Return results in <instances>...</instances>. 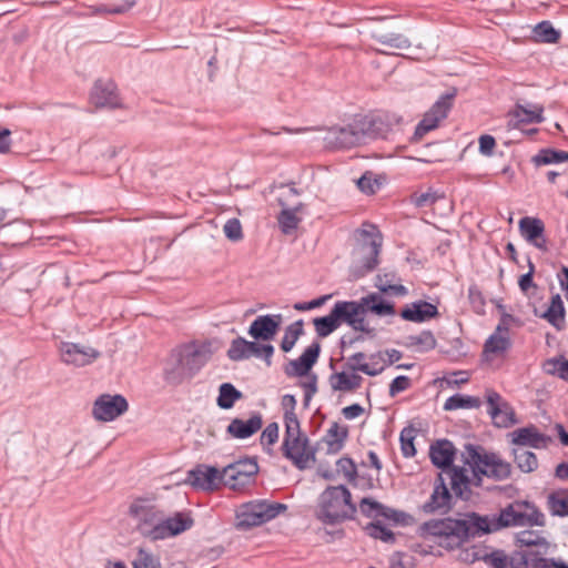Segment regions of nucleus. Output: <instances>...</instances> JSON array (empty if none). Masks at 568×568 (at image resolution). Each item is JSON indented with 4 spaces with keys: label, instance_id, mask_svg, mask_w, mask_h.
Instances as JSON below:
<instances>
[{
    "label": "nucleus",
    "instance_id": "obj_1",
    "mask_svg": "<svg viewBox=\"0 0 568 568\" xmlns=\"http://www.w3.org/2000/svg\"><path fill=\"white\" fill-rule=\"evenodd\" d=\"M471 518L473 521L452 517L430 519L419 527V532L424 538H437L438 546L454 550L479 534H489L508 527H542L546 524L545 515L528 499H515L499 514H473Z\"/></svg>",
    "mask_w": 568,
    "mask_h": 568
},
{
    "label": "nucleus",
    "instance_id": "obj_2",
    "mask_svg": "<svg viewBox=\"0 0 568 568\" xmlns=\"http://www.w3.org/2000/svg\"><path fill=\"white\" fill-rule=\"evenodd\" d=\"M465 467L450 469V489L456 497L465 494L479 495L474 488L483 486V476L496 480L507 479L511 474V465L496 453H488L480 446L465 445L462 453Z\"/></svg>",
    "mask_w": 568,
    "mask_h": 568
},
{
    "label": "nucleus",
    "instance_id": "obj_3",
    "mask_svg": "<svg viewBox=\"0 0 568 568\" xmlns=\"http://www.w3.org/2000/svg\"><path fill=\"white\" fill-rule=\"evenodd\" d=\"M282 453L285 458L303 470L316 463V450L310 446L308 438L301 433L300 420L288 418L285 426V436L282 443Z\"/></svg>",
    "mask_w": 568,
    "mask_h": 568
},
{
    "label": "nucleus",
    "instance_id": "obj_4",
    "mask_svg": "<svg viewBox=\"0 0 568 568\" xmlns=\"http://www.w3.org/2000/svg\"><path fill=\"white\" fill-rule=\"evenodd\" d=\"M320 353V343L313 342L304 349L298 358L288 361L284 366V373L287 377H307V379L302 383V387L305 392V405H308L310 400L317 392V376L315 374H310V372L316 364Z\"/></svg>",
    "mask_w": 568,
    "mask_h": 568
},
{
    "label": "nucleus",
    "instance_id": "obj_5",
    "mask_svg": "<svg viewBox=\"0 0 568 568\" xmlns=\"http://www.w3.org/2000/svg\"><path fill=\"white\" fill-rule=\"evenodd\" d=\"M286 508V505L280 503L266 504L264 500H248L236 509L234 527L240 531H247L270 521Z\"/></svg>",
    "mask_w": 568,
    "mask_h": 568
},
{
    "label": "nucleus",
    "instance_id": "obj_6",
    "mask_svg": "<svg viewBox=\"0 0 568 568\" xmlns=\"http://www.w3.org/2000/svg\"><path fill=\"white\" fill-rule=\"evenodd\" d=\"M474 560H481L491 568H544L540 552L526 549L514 551L507 556L504 550L496 549L490 552L485 550L474 551Z\"/></svg>",
    "mask_w": 568,
    "mask_h": 568
},
{
    "label": "nucleus",
    "instance_id": "obj_7",
    "mask_svg": "<svg viewBox=\"0 0 568 568\" xmlns=\"http://www.w3.org/2000/svg\"><path fill=\"white\" fill-rule=\"evenodd\" d=\"M193 526L191 510L175 511L170 516L160 517L158 523L144 532V537L152 541L165 540L190 530Z\"/></svg>",
    "mask_w": 568,
    "mask_h": 568
},
{
    "label": "nucleus",
    "instance_id": "obj_8",
    "mask_svg": "<svg viewBox=\"0 0 568 568\" xmlns=\"http://www.w3.org/2000/svg\"><path fill=\"white\" fill-rule=\"evenodd\" d=\"M357 242L358 246L354 254L363 261L364 272H369L378 264L382 234L375 225L363 224V227L357 231Z\"/></svg>",
    "mask_w": 568,
    "mask_h": 568
},
{
    "label": "nucleus",
    "instance_id": "obj_9",
    "mask_svg": "<svg viewBox=\"0 0 568 568\" xmlns=\"http://www.w3.org/2000/svg\"><path fill=\"white\" fill-rule=\"evenodd\" d=\"M258 473V465L253 458L237 460L224 467L221 471V481L225 487L239 490L252 483Z\"/></svg>",
    "mask_w": 568,
    "mask_h": 568
},
{
    "label": "nucleus",
    "instance_id": "obj_10",
    "mask_svg": "<svg viewBox=\"0 0 568 568\" xmlns=\"http://www.w3.org/2000/svg\"><path fill=\"white\" fill-rule=\"evenodd\" d=\"M455 93L442 95L433 106L424 114L423 119L416 125L412 136V142L420 141L428 132L438 128L439 123L445 120L453 106Z\"/></svg>",
    "mask_w": 568,
    "mask_h": 568
},
{
    "label": "nucleus",
    "instance_id": "obj_11",
    "mask_svg": "<svg viewBox=\"0 0 568 568\" xmlns=\"http://www.w3.org/2000/svg\"><path fill=\"white\" fill-rule=\"evenodd\" d=\"M357 505L353 499H324L318 506L316 517L326 525H337L353 519Z\"/></svg>",
    "mask_w": 568,
    "mask_h": 568
},
{
    "label": "nucleus",
    "instance_id": "obj_12",
    "mask_svg": "<svg viewBox=\"0 0 568 568\" xmlns=\"http://www.w3.org/2000/svg\"><path fill=\"white\" fill-rule=\"evenodd\" d=\"M339 326L345 323L356 332L372 334L371 328L365 320V313L359 301H338L333 306Z\"/></svg>",
    "mask_w": 568,
    "mask_h": 568
},
{
    "label": "nucleus",
    "instance_id": "obj_13",
    "mask_svg": "<svg viewBox=\"0 0 568 568\" xmlns=\"http://www.w3.org/2000/svg\"><path fill=\"white\" fill-rule=\"evenodd\" d=\"M184 358V366L195 376L213 355L212 343L194 341L178 347Z\"/></svg>",
    "mask_w": 568,
    "mask_h": 568
},
{
    "label": "nucleus",
    "instance_id": "obj_14",
    "mask_svg": "<svg viewBox=\"0 0 568 568\" xmlns=\"http://www.w3.org/2000/svg\"><path fill=\"white\" fill-rule=\"evenodd\" d=\"M129 409L122 395L102 394L93 403L92 415L100 422H112Z\"/></svg>",
    "mask_w": 568,
    "mask_h": 568
},
{
    "label": "nucleus",
    "instance_id": "obj_15",
    "mask_svg": "<svg viewBox=\"0 0 568 568\" xmlns=\"http://www.w3.org/2000/svg\"><path fill=\"white\" fill-rule=\"evenodd\" d=\"M328 146L334 149H351L365 144V133L361 130L359 122L347 126L332 128L325 136Z\"/></svg>",
    "mask_w": 568,
    "mask_h": 568
},
{
    "label": "nucleus",
    "instance_id": "obj_16",
    "mask_svg": "<svg viewBox=\"0 0 568 568\" xmlns=\"http://www.w3.org/2000/svg\"><path fill=\"white\" fill-rule=\"evenodd\" d=\"M517 322L518 321L513 315H509V314L503 315L495 332L486 341V343L484 345V353L486 355L504 354L511 345L510 336H509V328Z\"/></svg>",
    "mask_w": 568,
    "mask_h": 568
},
{
    "label": "nucleus",
    "instance_id": "obj_17",
    "mask_svg": "<svg viewBox=\"0 0 568 568\" xmlns=\"http://www.w3.org/2000/svg\"><path fill=\"white\" fill-rule=\"evenodd\" d=\"M59 351L63 363L77 367L90 365L100 356L95 348L70 342H61Z\"/></svg>",
    "mask_w": 568,
    "mask_h": 568
},
{
    "label": "nucleus",
    "instance_id": "obj_18",
    "mask_svg": "<svg viewBox=\"0 0 568 568\" xmlns=\"http://www.w3.org/2000/svg\"><path fill=\"white\" fill-rule=\"evenodd\" d=\"M486 402L488 414L497 427H509L515 423L514 409L496 390H486Z\"/></svg>",
    "mask_w": 568,
    "mask_h": 568
},
{
    "label": "nucleus",
    "instance_id": "obj_19",
    "mask_svg": "<svg viewBox=\"0 0 568 568\" xmlns=\"http://www.w3.org/2000/svg\"><path fill=\"white\" fill-rule=\"evenodd\" d=\"M283 317L281 314L257 316L248 327V335L255 341H271L277 334Z\"/></svg>",
    "mask_w": 568,
    "mask_h": 568
},
{
    "label": "nucleus",
    "instance_id": "obj_20",
    "mask_svg": "<svg viewBox=\"0 0 568 568\" xmlns=\"http://www.w3.org/2000/svg\"><path fill=\"white\" fill-rule=\"evenodd\" d=\"M511 443L517 447L546 448L551 442L549 436L541 434L534 425L517 428L509 434Z\"/></svg>",
    "mask_w": 568,
    "mask_h": 568
},
{
    "label": "nucleus",
    "instance_id": "obj_21",
    "mask_svg": "<svg viewBox=\"0 0 568 568\" xmlns=\"http://www.w3.org/2000/svg\"><path fill=\"white\" fill-rule=\"evenodd\" d=\"M90 99L97 108L116 109L121 106L116 85L112 81H97Z\"/></svg>",
    "mask_w": 568,
    "mask_h": 568
},
{
    "label": "nucleus",
    "instance_id": "obj_22",
    "mask_svg": "<svg viewBox=\"0 0 568 568\" xmlns=\"http://www.w3.org/2000/svg\"><path fill=\"white\" fill-rule=\"evenodd\" d=\"M456 455V448L454 444L447 439L437 440L430 445L429 457L432 463L438 467L445 469V474L450 479V469L456 466H452Z\"/></svg>",
    "mask_w": 568,
    "mask_h": 568
},
{
    "label": "nucleus",
    "instance_id": "obj_23",
    "mask_svg": "<svg viewBox=\"0 0 568 568\" xmlns=\"http://www.w3.org/2000/svg\"><path fill=\"white\" fill-rule=\"evenodd\" d=\"M186 481L196 489L211 491L222 484L221 471L214 467L200 466L189 471Z\"/></svg>",
    "mask_w": 568,
    "mask_h": 568
},
{
    "label": "nucleus",
    "instance_id": "obj_24",
    "mask_svg": "<svg viewBox=\"0 0 568 568\" xmlns=\"http://www.w3.org/2000/svg\"><path fill=\"white\" fill-rule=\"evenodd\" d=\"M520 234L535 247L547 251V241L544 236L545 224L538 217L525 216L519 221Z\"/></svg>",
    "mask_w": 568,
    "mask_h": 568
},
{
    "label": "nucleus",
    "instance_id": "obj_25",
    "mask_svg": "<svg viewBox=\"0 0 568 568\" xmlns=\"http://www.w3.org/2000/svg\"><path fill=\"white\" fill-rule=\"evenodd\" d=\"M359 511L374 520H379V518L389 519L395 524H405L407 515L387 507H384L382 504L376 503L374 499H361L359 503Z\"/></svg>",
    "mask_w": 568,
    "mask_h": 568
},
{
    "label": "nucleus",
    "instance_id": "obj_26",
    "mask_svg": "<svg viewBox=\"0 0 568 568\" xmlns=\"http://www.w3.org/2000/svg\"><path fill=\"white\" fill-rule=\"evenodd\" d=\"M163 376L168 384L175 386L182 384L185 379L193 377L191 372L184 366V358L178 347L172 351L169 359L166 361Z\"/></svg>",
    "mask_w": 568,
    "mask_h": 568
},
{
    "label": "nucleus",
    "instance_id": "obj_27",
    "mask_svg": "<svg viewBox=\"0 0 568 568\" xmlns=\"http://www.w3.org/2000/svg\"><path fill=\"white\" fill-rule=\"evenodd\" d=\"M365 133V144L371 139L386 138L392 130L393 120L388 114H377L358 121Z\"/></svg>",
    "mask_w": 568,
    "mask_h": 568
},
{
    "label": "nucleus",
    "instance_id": "obj_28",
    "mask_svg": "<svg viewBox=\"0 0 568 568\" xmlns=\"http://www.w3.org/2000/svg\"><path fill=\"white\" fill-rule=\"evenodd\" d=\"M438 315L437 307L426 301H417L400 311V317L408 322L423 323Z\"/></svg>",
    "mask_w": 568,
    "mask_h": 568
},
{
    "label": "nucleus",
    "instance_id": "obj_29",
    "mask_svg": "<svg viewBox=\"0 0 568 568\" xmlns=\"http://www.w3.org/2000/svg\"><path fill=\"white\" fill-rule=\"evenodd\" d=\"M363 382V377L352 371L336 372L333 373L328 378L331 388L334 392L342 393L356 392L358 388L362 387Z\"/></svg>",
    "mask_w": 568,
    "mask_h": 568
},
{
    "label": "nucleus",
    "instance_id": "obj_30",
    "mask_svg": "<svg viewBox=\"0 0 568 568\" xmlns=\"http://www.w3.org/2000/svg\"><path fill=\"white\" fill-rule=\"evenodd\" d=\"M129 515L136 521V528L143 536L160 519L159 513L154 507L138 503L131 504Z\"/></svg>",
    "mask_w": 568,
    "mask_h": 568
},
{
    "label": "nucleus",
    "instance_id": "obj_31",
    "mask_svg": "<svg viewBox=\"0 0 568 568\" xmlns=\"http://www.w3.org/2000/svg\"><path fill=\"white\" fill-rule=\"evenodd\" d=\"M262 424L260 414L252 415L247 420L235 418L227 426V433L234 438H248L261 429Z\"/></svg>",
    "mask_w": 568,
    "mask_h": 568
},
{
    "label": "nucleus",
    "instance_id": "obj_32",
    "mask_svg": "<svg viewBox=\"0 0 568 568\" xmlns=\"http://www.w3.org/2000/svg\"><path fill=\"white\" fill-rule=\"evenodd\" d=\"M542 112L544 108L540 105H534L531 109H528L517 104L509 113L510 124L514 128H518L520 124L541 123L544 121Z\"/></svg>",
    "mask_w": 568,
    "mask_h": 568
},
{
    "label": "nucleus",
    "instance_id": "obj_33",
    "mask_svg": "<svg viewBox=\"0 0 568 568\" xmlns=\"http://www.w3.org/2000/svg\"><path fill=\"white\" fill-rule=\"evenodd\" d=\"M278 201L282 206V211L277 216L278 225L284 234H291L294 230L297 229L300 222L302 221L297 214L303 210V204L297 203L293 207H287L282 196L278 199Z\"/></svg>",
    "mask_w": 568,
    "mask_h": 568
},
{
    "label": "nucleus",
    "instance_id": "obj_34",
    "mask_svg": "<svg viewBox=\"0 0 568 568\" xmlns=\"http://www.w3.org/2000/svg\"><path fill=\"white\" fill-rule=\"evenodd\" d=\"M361 302L365 315L367 312L374 313L378 316H393L396 313L394 304L385 301L378 293H371L363 296Z\"/></svg>",
    "mask_w": 568,
    "mask_h": 568
},
{
    "label": "nucleus",
    "instance_id": "obj_35",
    "mask_svg": "<svg viewBox=\"0 0 568 568\" xmlns=\"http://www.w3.org/2000/svg\"><path fill=\"white\" fill-rule=\"evenodd\" d=\"M539 316L546 320L557 331H561L565 328L566 310L559 294H555L554 296H551L550 305Z\"/></svg>",
    "mask_w": 568,
    "mask_h": 568
},
{
    "label": "nucleus",
    "instance_id": "obj_36",
    "mask_svg": "<svg viewBox=\"0 0 568 568\" xmlns=\"http://www.w3.org/2000/svg\"><path fill=\"white\" fill-rule=\"evenodd\" d=\"M346 437L347 429L341 428L337 423H334L322 438L321 445L327 455H336L342 450Z\"/></svg>",
    "mask_w": 568,
    "mask_h": 568
},
{
    "label": "nucleus",
    "instance_id": "obj_37",
    "mask_svg": "<svg viewBox=\"0 0 568 568\" xmlns=\"http://www.w3.org/2000/svg\"><path fill=\"white\" fill-rule=\"evenodd\" d=\"M399 278L396 273L387 272L383 274H378L376 278V287L386 294H392L395 296H405L408 293V290L398 283Z\"/></svg>",
    "mask_w": 568,
    "mask_h": 568
},
{
    "label": "nucleus",
    "instance_id": "obj_38",
    "mask_svg": "<svg viewBox=\"0 0 568 568\" xmlns=\"http://www.w3.org/2000/svg\"><path fill=\"white\" fill-rule=\"evenodd\" d=\"M304 323L302 320L295 321L290 324L284 332V336L281 342V349L284 353H288L293 349L298 338L304 334Z\"/></svg>",
    "mask_w": 568,
    "mask_h": 568
},
{
    "label": "nucleus",
    "instance_id": "obj_39",
    "mask_svg": "<svg viewBox=\"0 0 568 568\" xmlns=\"http://www.w3.org/2000/svg\"><path fill=\"white\" fill-rule=\"evenodd\" d=\"M534 37L540 43H557L560 39V32L556 30L550 21H541L535 26Z\"/></svg>",
    "mask_w": 568,
    "mask_h": 568
},
{
    "label": "nucleus",
    "instance_id": "obj_40",
    "mask_svg": "<svg viewBox=\"0 0 568 568\" xmlns=\"http://www.w3.org/2000/svg\"><path fill=\"white\" fill-rule=\"evenodd\" d=\"M253 348L252 342L243 337H236L231 342L227 349V357L231 361L240 362L251 358V351Z\"/></svg>",
    "mask_w": 568,
    "mask_h": 568
},
{
    "label": "nucleus",
    "instance_id": "obj_41",
    "mask_svg": "<svg viewBox=\"0 0 568 568\" xmlns=\"http://www.w3.org/2000/svg\"><path fill=\"white\" fill-rule=\"evenodd\" d=\"M313 325L318 337H327L339 327L337 317L332 308L329 314L313 320Z\"/></svg>",
    "mask_w": 568,
    "mask_h": 568
},
{
    "label": "nucleus",
    "instance_id": "obj_42",
    "mask_svg": "<svg viewBox=\"0 0 568 568\" xmlns=\"http://www.w3.org/2000/svg\"><path fill=\"white\" fill-rule=\"evenodd\" d=\"M515 463L518 468L524 473H530L538 466V460L532 452L527 450L523 447H516L513 450Z\"/></svg>",
    "mask_w": 568,
    "mask_h": 568
},
{
    "label": "nucleus",
    "instance_id": "obj_43",
    "mask_svg": "<svg viewBox=\"0 0 568 568\" xmlns=\"http://www.w3.org/2000/svg\"><path fill=\"white\" fill-rule=\"evenodd\" d=\"M479 406V398L469 395L456 394L446 399L444 409L456 410L460 408H478Z\"/></svg>",
    "mask_w": 568,
    "mask_h": 568
},
{
    "label": "nucleus",
    "instance_id": "obj_44",
    "mask_svg": "<svg viewBox=\"0 0 568 568\" xmlns=\"http://www.w3.org/2000/svg\"><path fill=\"white\" fill-rule=\"evenodd\" d=\"M242 397V393L232 384L224 383L220 386L217 405L223 409H230L234 403Z\"/></svg>",
    "mask_w": 568,
    "mask_h": 568
},
{
    "label": "nucleus",
    "instance_id": "obj_45",
    "mask_svg": "<svg viewBox=\"0 0 568 568\" xmlns=\"http://www.w3.org/2000/svg\"><path fill=\"white\" fill-rule=\"evenodd\" d=\"M536 165H547L554 163H561L568 161V152L552 149H545L539 151L532 159Z\"/></svg>",
    "mask_w": 568,
    "mask_h": 568
},
{
    "label": "nucleus",
    "instance_id": "obj_46",
    "mask_svg": "<svg viewBox=\"0 0 568 568\" xmlns=\"http://www.w3.org/2000/svg\"><path fill=\"white\" fill-rule=\"evenodd\" d=\"M365 531L368 536L379 539L384 542H394L395 535L388 529L381 520H374L365 526Z\"/></svg>",
    "mask_w": 568,
    "mask_h": 568
},
{
    "label": "nucleus",
    "instance_id": "obj_47",
    "mask_svg": "<svg viewBox=\"0 0 568 568\" xmlns=\"http://www.w3.org/2000/svg\"><path fill=\"white\" fill-rule=\"evenodd\" d=\"M409 346L418 352H427L436 347V338L430 331H423L417 335L408 337Z\"/></svg>",
    "mask_w": 568,
    "mask_h": 568
},
{
    "label": "nucleus",
    "instance_id": "obj_48",
    "mask_svg": "<svg viewBox=\"0 0 568 568\" xmlns=\"http://www.w3.org/2000/svg\"><path fill=\"white\" fill-rule=\"evenodd\" d=\"M366 366L361 367L362 373L368 376H377L386 368L385 354L379 351L367 356Z\"/></svg>",
    "mask_w": 568,
    "mask_h": 568
},
{
    "label": "nucleus",
    "instance_id": "obj_49",
    "mask_svg": "<svg viewBox=\"0 0 568 568\" xmlns=\"http://www.w3.org/2000/svg\"><path fill=\"white\" fill-rule=\"evenodd\" d=\"M336 474L342 475L349 484H355L357 469L355 463L348 457H342L336 462Z\"/></svg>",
    "mask_w": 568,
    "mask_h": 568
},
{
    "label": "nucleus",
    "instance_id": "obj_50",
    "mask_svg": "<svg viewBox=\"0 0 568 568\" xmlns=\"http://www.w3.org/2000/svg\"><path fill=\"white\" fill-rule=\"evenodd\" d=\"M455 503L453 499H429L422 506V510L425 514H440L445 515L449 513Z\"/></svg>",
    "mask_w": 568,
    "mask_h": 568
},
{
    "label": "nucleus",
    "instance_id": "obj_51",
    "mask_svg": "<svg viewBox=\"0 0 568 568\" xmlns=\"http://www.w3.org/2000/svg\"><path fill=\"white\" fill-rule=\"evenodd\" d=\"M544 369L547 374L557 375L558 377L568 381V361L561 357H555L546 361Z\"/></svg>",
    "mask_w": 568,
    "mask_h": 568
},
{
    "label": "nucleus",
    "instance_id": "obj_52",
    "mask_svg": "<svg viewBox=\"0 0 568 568\" xmlns=\"http://www.w3.org/2000/svg\"><path fill=\"white\" fill-rule=\"evenodd\" d=\"M132 565L133 568H161L159 558L143 548L139 549Z\"/></svg>",
    "mask_w": 568,
    "mask_h": 568
},
{
    "label": "nucleus",
    "instance_id": "obj_53",
    "mask_svg": "<svg viewBox=\"0 0 568 568\" xmlns=\"http://www.w3.org/2000/svg\"><path fill=\"white\" fill-rule=\"evenodd\" d=\"M414 429L404 428L400 433V449L405 457H413L416 454L414 446Z\"/></svg>",
    "mask_w": 568,
    "mask_h": 568
},
{
    "label": "nucleus",
    "instance_id": "obj_54",
    "mask_svg": "<svg viewBox=\"0 0 568 568\" xmlns=\"http://www.w3.org/2000/svg\"><path fill=\"white\" fill-rule=\"evenodd\" d=\"M253 348L251 351V357L263 358L267 366L272 364V357L274 354V347L271 344H260L252 342Z\"/></svg>",
    "mask_w": 568,
    "mask_h": 568
},
{
    "label": "nucleus",
    "instance_id": "obj_55",
    "mask_svg": "<svg viewBox=\"0 0 568 568\" xmlns=\"http://www.w3.org/2000/svg\"><path fill=\"white\" fill-rule=\"evenodd\" d=\"M225 236L232 242H239L243 239V230L240 220L230 219L223 226Z\"/></svg>",
    "mask_w": 568,
    "mask_h": 568
},
{
    "label": "nucleus",
    "instance_id": "obj_56",
    "mask_svg": "<svg viewBox=\"0 0 568 568\" xmlns=\"http://www.w3.org/2000/svg\"><path fill=\"white\" fill-rule=\"evenodd\" d=\"M517 541L521 546H527V547L546 544V540L544 537H541L540 535H538L537 532L531 531V530H525V531L519 532L517 536Z\"/></svg>",
    "mask_w": 568,
    "mask_h": 568
},
{
    "label": "nucleus",
    "instance_id": "obj_57",
    "mask_svg": "<svg viewBox=\"0 0 568 568\" xmlns=\"http://www.w3.org/2000/svg\"><path fill=\"white\" fill-rule=\"evenodd\" d=\"M134 6V0H125L123 4L114 6V4H100L95 7L94 11L95 13H112V14H120L124 13L129 9H131Z\"/></svg>",
    "mask_w": 568,
    "mask_h": 568
},
{
    "label": "nucleus",
    "instance_id": "obj_58",
    "mask_svg": "<svg viewBox=\"0 0 568 568\" xmlns=\"http://www.w3.org/2000/svg\"><path fill=\"white\" fill-rule=\"evenodd\" d=\"M412 386V381L407 376H397L393 379V382L389 385V396L395 397L399 393L408 389Z\"/></svg>",
    "mask_w": 568,
    "mask_h": 568
},
{
    "label": "nucleus",
    "instance_id": "obj_59",
    "mask_svg": "<svg viewBox=\"0 0 568 568\" xmlns=\"http://www.w3.org/2000/svg\"><path fill=\"white\" fill-rule=\"evenodd\" d=\"M367 355L363 352H357L351 355L346 361V368L354 373L361 372L363 366H366Z\"/></svg>",
    "mask_w": 568,
    "mask_h": 568
},
{
    "label": "nucleus",
    "instance_id": "obj_60",
    "mask_svg": "<svg viewBox=\"0 0 568 568\" xmlns=\"http://www.w3.org/2000/svg\"><path fill=\"white\" fill-rule=\"evenodd\" d=\"M357 186L362 192L366 194H373L376 192L379 185L371 174L365 173L357 180Z\"/></svg>",
    "mask_w": 568,
    "mask_h": 568
},
{
    "label": "nucleus",
    "instance_id": "obj_61",
    "mask_svg": "<svg viewBox=\"0 0 568 568\" xmlns=\"http://www.w3.org/2000/svg\"><path fill=\"white\" fill-rule=\"evenodd\" d=\"M282 405L285 409V414H284V423H285V426H287V422H288V418L290 417H293L295 419H298L296 414H295V406H296V398L294 395H291V394H286L283 396L282 398Z\"/></svg>",
    "mask_w": 568,
    "mask_h": 568
},
{
    "label": "nucleus",
    "instance_id": "obj_62",
    "mask_svg": "<svg viewBox=\"0 0 568 568\" xmlns=\"http://www.w3.org/2000/svg\"><path fill=\"white\" fill-rule=\"evenodd\" d=\"M548 508L554 516H568V499H548Z\"/></svg>",
    "mask_w": 568,
    "mask_h": 568
},
{
    "label": "nucleus",
    "instance_id": "obj_63",
    "mask_svg": "<svg viewBox=\"0 0 568 568\" xmlns=\"http://www.w3.org/2000/svg\"><path fill=\"white\" fill-rule=\"evenodd\" d=\"M278 439V426L276 423H271L266 426L261 435V443L273 445Z\"/></svg>",
    "mask_w": 568,
    "mask_h": 568
},
{
    "label": "nucleus",
    "instance_id": "obj_64",
    "mask_svg": "<svg viewBox=\"0 0 568 568\" xmlns=\"http://www.w3.org/2000/svg\"><path fill=\"white\" fill-rule=\"evenodd\" d=\"M437 201V195L434 192H425L422 194H415L413 202L417 207H427Z\"/></svg>",
    "mask_w": 568,
    "mask_h": 568
}]
</instances>
